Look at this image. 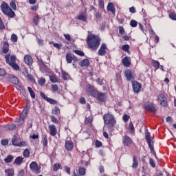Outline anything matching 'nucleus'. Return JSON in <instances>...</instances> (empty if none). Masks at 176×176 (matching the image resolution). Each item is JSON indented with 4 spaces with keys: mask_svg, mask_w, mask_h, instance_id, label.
Here are the masks:
<instances>
[{
    "mask_svg": "<svg viewBox=\"0 0 176 176\" xmlns=\"http://www.w3.org/2000/svg\"><path fill=\"white\" fill-rule=\"evenodd\" d=\"M101 39L96 34H89L87 36V43L91 50H97L100 46Z\"/></svg>",
    "mask_w": 176,
    "mask_h": 176,
    "instance_id": "f257e3e1",
    "label": "nucleus"
},
{
    "mask_svg": "<svg viewBox=\"0 0 176 176\" xmlns=\"http://www.w3.org/2000/svg\"><path fill=\"white\" fill-rule=\"evenodd\" d=\"M103 120L104 124H106V126H107L108 129L110 130H112V129L115 127V124H116V120H115V116L109 113L104 114Z\"/></svg>",
    "mask_w": 176,
    "mask_h": 176,
    "instance_id": "f03ea898",
    "label": "nucleus"
},
{
    "mask_svg": "<svg viewBox=\"0 0 176 176\" xmlns=\"http://www.w3.org/2000/svg\"><path fill=\"white\" fill-rule=\"evenodd\" d=\"M6 61L7 64H8L13 69H15V71H19L20 69V67H19V65L16 63V60L17 58H16V56L12 55L10 56V54H8L5 56Z\"/></svg>",
    "mask_w": 176,
    "mask_h": 176,
    "instance_id": "7ed1b4c3",
    "label": "nucleus"
},
{
    "mask_svg": "<svg viewBox=\"0 0 176 176\" xmlns=\"http://www.w3.org/2000/svg\"><path fill=\"white\" fill-rule=\"evenodd\" d=\"M1 9L3 14H5L6 16H8V17H9L10 19H13L16 17V13H14L12 10V8H10V7L9 6V4H8L6 2H3L1 5Z\"/></svg>",
    "mask_w": 176,
    "mask_h": 176,
    "instance_id": "20e7f679",
    "label": "nucleus"
},
{
    "mask_svg": "<svg viewBox=\"0 0 176 176\" xmlns=\"http://www.w3.org/2000/svg\"><path fill=\"white\" fill-rule=\"evenodd\" d=\"M146 140L148 145V148L151 149V152H153V155L156 157V153L155 152V148H153V140L151 139V133L148 131L145 133Z\"/></svg>",
    "mask_w": 176,
    "mask_h": 176,
    "instance_id": "39448f33",
    "label": "nucleus"
},
{
    "mask_svg": "<svg viewBox=\"0 0 176 176\" xmlns=\"http://www.w3.org/2000/svg\"><path fill=\"white\" fill-rule=\"evenodd\" d=\"M94 98H96L100 102H105V101L107 100V93H102L100 92L99 91H97Z\"/></svg>",
    "mask_w": 176,
    "mask_h": 176,
    "instance_id": "423d86ee",
    "label": "nucleus"
},
{
    "mask_svg": "<svg viewBox=\"0 0 176 176\" xmlns=\"http://www.w3.org/2000/svg\"><path fill=\"white\" fill-rule=\"evenodd\" d=\"M28 115V110L23 109V112L20 115L19 119L17 120L18 126H21L24 124V121L27 119V116Z\"/></svg>",
    "mask_w": 176,
    "mask_h": 176,
    "instance_id": "0eeeda50",
    "label": "nucleus"
},
{
    "mask_svg": "<svg viewBox=\"0 0 176 176\" xmlns=\"http://www.w3.org/2000/svg\"><path fill=\"white\" fill-rule=\"evenodd\" d=\"M132 87L134 93L138 94V93L141 91L142 85L138 81H132Z\"/></svg>",
    "mask_w": 176,
    "mask_h": 176,
    "instance_id": "6e6552de",
    "label": "nucleus"
},
{
    "mask_svg": "<svg viewBox=\"0 0 176 176\" xmlns=\"http://www.w3.org/2000/svg\"><path fill=\"white\" fill-rule=\"evenodd\" d=\"M144 109L145 111H150V112H156V108L153 103L151 102H145L143 104Z\"/></svg>",
    "mask_w": 176,
    "mask_h": 176,
    "instance_id": "1a4fd4ad",
    "label": "nucleus"
},
{
    "mask_svg": "<svg viewBox=\"0 0 176 176\" xmlns=\"http://www.w3.org/2000/svg\"><path fill=\"white\" fill-rule=\"evenodd\" d=\"M40 96H41V97H42V98H43V100H45L47 102H50V104H52V105H56V104H57V101H56L55 100H54L52 98H48L47 96H46L45 93H43L42 91L40 92Z\"/></svg>",
    "mask_w": 176,
    "mask_h": 176,
    "instance_id": "9d476101",
    "label": "nucleus"
},
{
    "mask_svg": "<svg viewBox=\"0 0 176 176\" xmlns=\"http://www.w3.org/2000/svg\"><path fill=\"white\" fill-rule=\"evenodd\" d=\"M158 101L161 105V107H167V98L163 94H160L158 96Z\"/></svg>",
    "mask_w": 176,
    "mask_h": 176,
    "instance_id": "9b49d317",
    "label": "nucleus"
},
{
    "mask_svg": "<svg viewBox=\"0 0 176 176\" xmlns=\"http://www.w3.org/2000/svg\"><path fill=\"white\" fill-rule=\"evenodd\" d=\"M97 90H94V87L91 85H88L87 87V93L91 96L92 97L96 96V94L97 93Z\"/></svg>",
    "mask_w": 176,
    "mask_h": 176,
    "instance_id": "f8f14e48",
    "label": "nucleus"
},
{
    "mask_svg": "<svg viewBox=\"0 0 176 176\" xmlns=\"http://www.w3.org/2000/svg\"><path fill=\"white\" fill-rule=\"evenodd\" d=\"M108 47H107V45L105 43H102L98 52V56H105L107 54V50Z\"/></svg>",
    "mask_w": 176,
    "mask_h": 176,
    "instance_id": "ddd939ff",
    "label": "nucleus"
},
{
    "mask_svg": "<svg viewBox=\"0 0 176 176\" xmlns=\"http://www.w3.org/2000/svg\"><path fill=\"white\" fill-rule=\"evenodd\" d=\"M125 78H126L127 80H134V73L129 69L126 70Z\"/></svg>",
    "mask_w": 176,
    "mask_h": 176,
    "instance_id": "4468645a",
    "label": "nucleus"
},
{
    "mask_svg": "<svg viewBox=\"0 0 176 176\" xmlns=\"http://www.w3.org/2000/svg\"><path fill=\"white\" fill-rule=\"evenodd\" d=\"M50 129V134L52 137H56L57 134V128H56V125L52 124L49 125Z\"/></svg>",
    "mask_w": 176,
    "mask_h": 176,
    "instance_id": "2eb2a0df",
    "label": "nucleus"
},
{
    "mask_svg": "<svg viewBox=\"0 0 176 176\" xmlns=\"http://www.w3.org/2000/svg\"><path fill=\"white\" fill-rule=\"evenodd\" d=\"M30 170H32V171H40L41 170V166H38V164L36 162H32L30 164Z\"/></svg>",
    "mask_w": 176,
    "mask_h": 176,
    "instance_id": "dca6fc26",
    "label": "nucleus"
},
{
    "mask_svg": "<svg viewBox=\"0 0 176 176\" xmlns=\"http://www.w3.org/2000/svg\"><path fill=\"white\" fill-rule=\"evenodd\" d=\"M123 144L124 145H126V146H130V145L133 144V140L131 138H130V137L125 135L123 138Z\"/></svg>",
    "mask_w": 176,
    "mask_h": 176,
    "instance_id": "f3484780",
    "label": "nucleus"
},
{
    "mask_svg": "<svg viewBox=\"0 0 176 176\" xmlns=\"http://www.w3.org/2000/svg\"><path fill=\"white\" fill-rule=\"evenodd\" d=\"M65 148L67 151H72L74 149V142L71 140H67L65 143Z\"/></svg>",
    "mask_w": 176,
    "mask_h": 176,
    "instance_id": "a211bd4d",
    "label": "nucleus"
},
{
    "mask_svg": "<svg viewBox=\"0 0 176 176\" xmlns=\"http://www.w3.org/2000/svg\"><path fill=\"white\" fill-rule=\"evenodd\" d=\"M8 82L12 83V85H19V78L14 76H10L8 77Z\"/></svg>",
    "mask_w": 176,
    "mask_h": 176,
    "instance_id": "6ab92c4d",
    "label": "nucleus"
},
{
    "mask_svg": "<svg viewBox=\"0 0 176 176\" xmlns=\"http://www.w3.org/2000/svg\"><path fill=\"white\" fill-rule=\"evenodd\" d=\"M2 52L4 54H7V53H9V43L3 42Z\"/></svg>",
    "mask_w": 176,
    "mask_h": 176,
    "instance_id": "aec40b11",
    "label": "nucleus"
},
{
    "mask_svg": "<svg viewBox=\"0 0 176 176\" xmlns=\"http://www.w3.org/2000/svg\"><path fill=\"white\" fill-rule=\"evenodd\" d=\"M24 62L28 65H31L32 64V57L30 55H25L24 57Z\"/></svg>",
    "mask_w": 176,
    "mask_h": 176,
    "instance_id": "412c9836",
    "label": "nucleus"
},
{
    "mask_svg": "<svg viewBox=\"0 0 176 176\" xmlns=\"http://www.w3.org/2000/svg\"><path fill=\"white\" fill-rule=\"evenodd\" d=\"M122 63L124 67H130V65H131L130 60H129V56L124 57L122 59Z\"/></svg>",
    "mask_w": 176,
    "mask_h": 176,
    "instance_id": "4be33fe9",
    "label": "nucleus"
},
{
    "mask_svg": "<svg viewBox=\"0 0 176 176\" xmlns=\"http://www.w3.org/2000/svg\"><path fill=\"white\" fill-rule=\"evenodd\" d=\"M107 10L109 12H111V13H113V14H115V12H116V10H115V7L113 6V3H109L108 6H107Z\"/></svg>",
    "mask_w": 176,
    "mask_h": 176,
    "instance_id": "5701e85b",
    "label": "nucleus"
},
{
    "mask_svg": "<svg viewBox=\"0 0 176 176\" xmlns=\"http://www.w3.org/2000/svg\"><path fill=\"white\" fill-rule=\"evenodd\" d=\"M80 67H89L90 65V61L88 60V59H83L81 60V62L79 63Z\"/></svg>",
    "mask_w": 176,
    "mask_h": 176,
    "instance_id": "b1692460",
    "label": "nucleus"
},
{
    "mask_svg": "<svg viewBox=\"0 0 176 176\" xmlns=\"http://www.w3.org/2000/svg\"><path fill=\"white\" fill-rule=\"evenodd\" d=\"M132 167L133 168H138V160H137V156L135 155L133 157Z\"/></svg>",
    "mask_w": 176,
    "mask_h": 176,
    "instance_id": "393cba45",
    "label": "nucleus"
},
{
    "mask_svg": "<svg viewBox=\"0 0 176 176\" xmlns=\"http://www.w3.org/2000/svg\"><path fill=\"white\" fill-rule=\"evenodd\" d=\"M23 160H24V158H23V157H17L14 162V164H16V166H20V164L23 163Z\"/></svg>",
    "mask_w": 176,
    "mask_h": 176,
    "instance_id": "a878e982",
    "label": "nucleus"
},
{
    "mask_svg": "<svg viewBox=\"0 0 176 176\" xmlns=\"http://www.w3.org/2000/svg\"><path fill=\"white\" fill-rule=\"evenodd\" d=\"M42 143H43L44 148H46V146H47L48 141H47V135H43Z\"/></svg>",
    "mask_w": 176,
    "mask_h": 176,
    "instance_id": "bb28decb",
    "label": "nucleus"
},
{
    "mask_svg": "<svg viewBox=\"0 0 176 176\" xmlns=\"http://www.w3.org/2000/svg\"><path fill=\"white\" fill-rule=\"evenodd\" d=\"M14 157L12 155H9L7 156L6 158L4 159V162L5 163L9 164V163H12V162L13 161Z\"/></svg>",
    "mask_w": 176,
    "mask_h": 176,
    "instance_id": "cd10ccee",
    "label": "nucleus"
},
{
    "mask_svg": "<svg viewBox=\"0 0 176 176\" xmlns=\"http://www.w3.org/2000/svg\"><path fill=\"white\" fill-rule=\"evenodd\" d=\"M78 20H81L82 21H87V16L85 14V13H81L78 17Z\"/></svg>",
    "mask_w": 176,
    "mask_h": 176,
    "instance_id": "c85d7f7f",
    "label": "nucleus"
},
{
    "mask_svg": "<svg viewBox=\"0 0 176 176\" xmlns=\"http://www.w3.org/2000/svg\"><path fill=\"white\" fill-rule=\"evenodd\" d=\"M152 65H153V67L156 68V69H159V68H160V63L159 61H156L155 60H152Z\"/></svg>",
    "mask_w": 176,
    "mask_h": 176,
    "instance_id": "c756f323",
    "label": "nucleus"
},
{
    "mask_svg": "<svg viewBox=\"0 0 176 176\" xmlns=\"http://www.w3.org/2000/svg\"><path fill=\"white\" fill-rule=\"evenodd\" d=\"M5 173L7 174V176H14V171L13 169H6Z\"/></svg>",
    "mask_w": 176,
    "mask_h": 176,
    "instance_id": "7c9ffc66",
    "label": "nucleus"
},
{
    "mask_svg": "<svg viewBox=\"0 0 176 176\" xmlns=\"http://www.w3.org/2000/svg\"><path fill=\"white\" fill-rule=\"evenodd\" d=\"M72 60H74V58L72 57V56H71V54H67L66 60L67 64H71V63H72Z\"/></svg>",
    "mask_w": 176,
    "mask_h": 176,
    "instance_id": "2f4dec72",
    "label": "nucleus"
},
{
    "mask_svg": "<svg viewBox=\"0 0 176 176\" xmlns=\"http://www.w3.org/2000/svg\"><path fill=\"white\" fill-rule=\"evenodd\" d=\"M16 127H17L16 124L11 123V124H7L8 130H10V131L14 130V129H16Z\"/></svg>",
    "mask_w": 176,
    "mask_h": 176,
    "instance_id": "473e14b6",
    "label": "nucleus"
},
{
    "mask_svg": "<svg viewBox=\"0 0 176 176\" xmlns=\"http://www.w3.org/2000/svg\"><path fill=\"white\" fill-rule=\"evenodd\" d=\"M41 20V17L39 16L36 15L34 16L33 18V23L35 24V25H38L39 24V21Z\"/></svg>",
    "mask_w": 176,
    "mask_h": 176,
    "instance_id": "72a5a7b5",
    "label": "nucleus"
},
{
    "mask_svg": "<svg viewBox=\"0 0 176 176\" xmlns=\"http://www.w3.org/2000/svg\"><path fill=\"white\" fill-rule=\"evenodd\" d=\"M78 174H80V175L81 176L86 175V169L82 167L79 168Z\"/></svg>",
    "mask_w": 176,
    "mask_h": 176,
    "instance_id": "f704fd0d",
    "label": "nucleus"
},
{
    "mask_svg": "<svg viewBox=\"0 0 176 176\" xmlns=\"http://www.w3.org/2000/svg\"><path fill=\"white\" fill-rule=\"evenodd\" d=\"M12 144L14 146H17L19 145V143H17V136H16V135H14L12 139Z\"/></svg>",
    "mask_w": 176,
    "mask_h": 176,
    "instance_id": "c9c22d12",
    "label": "nucleus"
},
{
    "mask_svg": "<svg viewBox=\"0 0 176 176\" xmlns=\"http://www.w3.org/2000/svg\"><path fill=\"white\" fill-rule=\"evenodd\" d=\"M50 80L52 83H58V79L54 76H50Z\"/></svg>",
    "mask_w": 176,
    "mask_h": 176,
    "instance_id": "e433bc0d",
    "label": "nucleus"
},
{
    "mask_svg": "<svg viewBox=\"0 0 176 176\" xmlns=\"http://www.w3.org/2000/svg\"><path fill=\"white\" fill-rule=\"evenodd\" d=\"M52 93H56V91H58V85L56 84H52L51 85Z\"/></svg>",
    "mask_w": 176,
    "mask_h": 176,
    "instance_id": "4c0bfd02",
    "label": "nucleus"
},
{
    "mask_svg": "<svg viewBox=\"0 0 176 176\" xmlns=\"http://www.w3.org/2000/svg\"><path fill=\"white\" fill-rule=\"evenodd\" d=\"M28 90L32 98H35V92H34V90L32 89V88L28 87Z\"/></svg>",
    "mask_w": 176,
    "mask_h": 176,
    "instance_id": "58836bf2",
    "label": "nucleus"
},
{
    "mask_svg": "<svg viewBox=\"0 0 176 176\" xmlns=\"http://www.w3.org/2000/svg\"><path fill=\"white\" fill-rule=\"evenodd\" d=\"M62 79L64 80H67L68 79V73L62 71V76H61Z\"/></svg>",
    "mask_w": 176,
    "mask_h": 176,
    "instance_id": "ea45409f",
    "label": "nucleus"
},
{
    "mask_svg": "<svg viewBox=\"0 0 176 176\" xmlns=\"http://www.w3.org/2000/svg\"><path fill=\"white\" fill-rule=\"evenodd\" d=\"M53 45V46H54L56 49H58V50H60V49H61L63 44H58V43H54L53 42H50V45L52 44Z\"/></svg>",
    "mask_w": 176,
    "mask_h": 176,
    "instance_id": "a19ab883",
    "label": "nucleus"
},
{
    "mask_svg": "<svg viewBox=\"0 0 176 176\" xmlns=\"http://www.w3.org/2000/svg\"><path fill=\"white\" fill-rule=\"evenodd\" d=\"M10 6H11L12 9H13V10H17V6H16V1H12L10 3Z\"/></svg>",
    "mask_w": 176,
    "mask_h": 176,
    "instance_id": "79ce46f5",
    "label": "nucleus"
},
{
    "mask_svg": "<svg viewBox=\"0 0 176 176\" xmlns=\"http://www.w3.org/2000/svg\"><path fill=\"white\" fill-rule=\"evenodd\" d=\"M39 67L41 72H46L47 71V66H46V65H41V66Z\"/></svg>",
    "mask_w": 176,
    "mask_h": 176,
    "instance_id": "37998d69",
    "label": "nucleus"
},
{
    "mask_svg": "<svg viewBox=\"0 0 176 176\" xmlns=\"http://www.w3.org/2000/svg\"><path fill=\"white\" fill-rule=\"evenodd\" d=\"M52 113L53 115H58V113H60V109L58 107H54V109H52Z\"/></svg>",
    "mask_w": 176,
    "mask_h": 176,
    "instance_id": "c03bdc74",
    "label": "nucleus"
},
{
    "mask_svg": "<svg viewBox=\"0 0 176 176\" xmlns=\"http://www.w3.org/2000/svg\"><path fill=\"white\" fill-rule=\"evenodd\" d=\"M46 83V80L43 78H41L38 80V85L40 86H43Z\"/></svg>",
    "mask_w": 176,
    "mask_h": 176,
    "instance_id": "a18cd8bd",
    "label": "nucleus"
},
{
    "mask_svg": "<svg viewBox=\"0 0 176 176\" xmlns=\"http://www.w3.org/2000/svg\"><path fill=\"white\" fill-rule=\"evenodd\" d=\"M149 164L151 167H153V168H155V167H156V164L155 163V161L152 158H150L149 160Z\"/></svg>",
    "mask_w": 176,
    "mask_h": 176,
    "instance_id": "49530a36",
    "label": "nucleus"
},
{
    "mask_svg": "<svg viewBox=\"0 0 176 176\" xmlns=\"http://www.w3.org/2000/svg\"><path fill=\"white\" fill-rule=\"evenodd\" d=\"M23 157H30V150L28 149H25L24 151H23Z\"/></svg>",
    "mask_w": 176,
    "mask_h": 176,
    "instance_id": "de8ad7c7",
    "label": "nucleus"
},
{
    "mask_svg": "<svg viewBox=\"0 0 176 176\" xmlns=\"http://www.w3.org/2000/svg\"><path fill=\"white\" fill-rule=\"evenodd\" d=\"M122 50H124V52H127V53H129V49H130V45H129L127 44L124 45L122 47Z\"/></svg>",
    "mask_w": 176,
    "mask_h": 176,
    "instance_id": "09e8293b",
    "label": "nucleus"
},
{
    "mask_svg": "<svg viewBox=\"0 0 176 176\" xmlns=\"http://www.w3.org/2000/svg\"><path fill=\"white\" fill-rule=\"evenodd\" d=\"M30 138L32 140H39V134H33L30 135Z\"/></svg>",
    "mask_w": 176,
    "mask_h": 176,
    "instance_id": "8fccbe9b",
    "label": "nucleus"
},
{
    "mask_svg": "<svg viewBox=\"0 0 176 176\" xmlns=\"http://www.w3.org/2000/svg\"><path fill=\"white\" fill-rule=\"evenodd\" d=\"M138 24V22H137L135 20H131L130 22L131 27H137V25Z\"/></svg>",
    "mask_w": 176,
    "mask_h": 176,
    "instance_id": "3c124183",
    "label": "nucleus"
},
{
    "mask_svg": "<svg viewBox=\"0 0 176 176\" xmlns=\"http://www.w3.org/2000/svg\"><path fill=\"white\" fill-rule=\"evenodd\" d=\"M50 118L53 123H55L56 124L58 123V120H57V118H56L54 116H51Z\"/></svg>",
    "mask_w": 176,
    "mask_h": 176,
    "instance_id": "603ef678",
    "label": "nucleus"
},
{
    "mask_svg": "<svg viewBox=\"0 0 176 176\" xmlns=\"http://www.w3.org/2000/svg\"><path fill=\"white\" fill-rule=\"evenodd\" d=\"M17 39H18L17 35L12 34L11 36V41H12V42H14L15 43L16 42H17Z\"/></svg>",
    "mask_w": 176,
    "mask_h": 176,
    "instance_id": "864d4df0",
    "label": "nucleus"
},
{
    "mask_svg": "<svg viewBox=\"0 0 176 176\" xmlns=\"http://www.w3.org/2000/svg\"><path fill=\"white\" fill-rule=\"evenodd\" d=\"M119 34H120V35H124L125 32L123 26H119Z\"/></svg>",
    "mask_w": 176,
    "mask_h": 176,
    "instance_id": "5fc2aeb1",
    "label": "nucleus"
},
{
    "mask_svg": "<svg viewBox=\"0 0 176 176\" xmlns=\"http://www.w3.org/2000/svg\"><path fill=\"white\" fill-rule=\"evenodd\" d=\"M91 122H93V119H91V117H89V118H85L86 124H91Z\"/></svg>",
    "mask_w": 176,
    "mask_h": 176,
    "instance_id": "6e6d98bb",
    "label": "nucleus"
},
{
    "mask_svg": "<svg viewBox=\"0 0 176 176\" xmlns=\"http://www.w3.org/2000/svg\"><path fill=\"white\" fill-rule=\"evenodd\" d=\"M61 167V164H55L54 165V171H57Z\"/></svg>",
    "mask_w": 176,
    "mask_h": 176,
    "instance_id": "4d7b16f0",
    "label": "nucleus"
},
{
    "mask_svg": "<svg viewBox=\"0 0 176 176\" xmlns=\"http://www.w3.org/2000/svg\"><path fill=\"white\" fill-rule=\"evenodd\" d=\"M74 53H76V54H78V56H85V53L80 50H75Z\"/></svg>",
    "mask_w": 176,
    "mask_h": 176,
    "instance_id": "13d9d810",
    "label": "nucleus"
},
{
    "mask_svg": "<svg viewBox=\"0 0 176 176\" xmlns=\"http://www.w3.org/2000/svg\"><path fill=\"white\" fill-rule=\"evenodd\" d=\"M65 171L69 175H71V168L69 166H65Z\"/></svg>",
    "mask_w": 176,
    "mask_h": 176,
    "instance_id": "bf43d9fd",
    "label": "nucleus"
},
{
    "mask_svg": "<svg viewBox=\"0 0 176 176\" xmlns=\"http://www.w3.org/2000/svg\"><path fill=\"white\" fill-rule=\"evenodd\" d=\"M169 18L171 20H176V14H175V13L172 12V13L169 14Z\"/></svg>",
    "mask_w": 176,
    "mask_h": 176,
    "instance_id": "052dcab7",
    "label": "nucleus"
},
{
    "mask_svg": "<svg viewBox=\"0 0 176 176\" xmlns=\"http://www.w3.org/2000/svg\"><path fill=\"white\" fill-rule=\"evenodd\" d=\"M129 130H130V131H131V133H133V131H134V125L133 124V122H131L129 123Z\"/></svg>",
    "mask_w": 176,
    "mask_h": 176,
    "instance_id": "680f3d73",
    "label": "nucleus"
},
{
    "mask_svg": "<svg viewBox=\"0 0 176 176\" xmlns=\"http://www.w3.org/2000/svg\"><path fill=\"white\" fill-rule=\"evenodd\" d=\"M95 145L96 148H100V146H102V143L99 140H96L95 142Z\"/></svg>",
    "mask_w": 176,
    "mask_h": 176,
    "instance_id": "e2e57ef3",
    "label": "nucleus"
},
{
    "mask_svg": "<svg viewBox=\"0 0 176 176\" xmlns=\"http://www.w3.org/2000/svg\"><path fill=\"white\" fill-rule=\"evenodd\" d=\"M130 119V116L125 114L123 116V120L124 122H129V120Z\"/></svg>",
    "mask_w": 176,
    "mask_h": 176,
    "instance_id": "0e129e2a",
    "label": "nucleus"
},
{
    "mask_svg": "<svg viewBox=\"0 0 176 176\" xmlns=\"http://www.w3.org/2000/svg\"><path fill=\"white\" fill-rule=\"evenodd\" d=\"M64 36L66 39V41H68V42H71V35H69V34H65Z\"/></svg>",
    "mask_w": 176,
    "mask_h": 176,
    "instance_id": "69168bd1",
    "label": "nucleus"
},
{
    "mask_svg": "<svg viewBox=\"0 0 176 176\" xmlns=\"http://www.w3.org/2000/svg\"><path fill=\"white\" fill-rule=\"evenodd\" d=\"M99 1V7L100 9H104V0H98Z\"/></svg>",
    "mask_w": 176,
    "mask_h": 176,
    "instance_id": "338daca9",
    "label": "nucleus"
},
{
    "mask_svg": "<svg viewBox=\"0 0 176 176\" xmlns=\"http://www.w3.org/2000/svg\"><path fill=\"white\" fill-rule=\"evenodd\" d=\"M94 14H95L96 19H100L101 17V14H100L99 12L96 11Z\"/></svg>",
    "mask_w": 176,
    "mask_h": 176,
    "instance_id": "774afa93",
    "label": "nucleus"
}]
</instances>
